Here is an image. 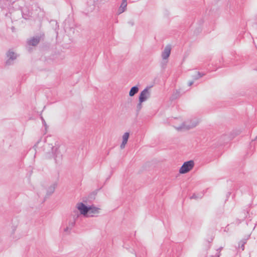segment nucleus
Returning <instances> with one entry per match:
<instances>
[{"label": "nucleus", "instance_id": "f257e3e1", "mask_svg": "<svg viewBox=\"0 0 257 257\" xmlns=\"http://www.w3.org/2000/svg\"><path fill=\"white\" fill-rule=\"evenodd\" d=\"M47 150H51L53 155L56 163H60L63 159V155L61 154L60 146L55 144L53 145H48Z\"/></svg>", "mask_w": 257, "mask_h": 257}, {"label": "nucleus", "instance_id": "f03ea898", "mask_svg": "<svg viewBox=\"0 0 257 257\" xmlns=\"http://www.w3.org/2000/svg\"><path fill=\"white\" fill-rule=\"evenodd\" d=\"M79 216V214L78 211H74L72 214V216L71 218H69L68 224H66V226L63 229L64 232L67 234H69L70 232L71 231L72 228H73V226H74L76 223V219L78 218Z\"/></svg>", "mask_w": 257, "mask_h": 257}, {"label": "nucleus", "instance_id": "7ed1b4c3", "mask_svg": "<svg viewBox=\"0 0 257 257\" xmlns=\"http://www.w3.org/2000/svg\"><path fill=\"white\" fill-rule=\"evenodd\" d=\"M199 121L196 118L192 119V120H188V121H184L183 122L181 125L179 127H177V130H182V128H185L186 130H189L191 127H194L197 125Z\"/></svg>", "mask_w": 257, "mask_h": 257}, {"label": "nucleus", "instance_id": "20e7f679", "mask_svg": "<svg viewBox=\"0 0 257 257\" xmlns=\"http://www.w3.org/2000/svg\"><path fill=\"white\" fill-rule=\"evenodd\" d=\"M6 65H12V64H14L15 60H16L18 57V55L17 53H15V52L13 51L12 49H10L6 53Z\"/></svg>", "mask_w": 257, "mask_h": 257}, {"label": "nucleus", "instance_id": "39448f33", "mask_svg": "<svg viewBox=\"0 0 257 257\" xmlns=\"http://www.w3.org/2000/svg\"><path fill=\"white\" fill-rule=\"evenodd\" d=\"M194 165V162L193 160H190L187 162H185L179 169L180 173H187L193 169Z\"/></svg>", "mask_w": 257, "mask_h": 257}, {"label": "nucleus", "instance_id": "423d86ee", "mask_svg": "<svg viewBox=\"0 0 257 257\" xmlns=\"http://www.w3.org/2000/svg\"><path fill=\"white\" fill-rule=\"evenodd\" d=\"M76 206L81 214L84 215V216H86V215L88 216L89 211L88 206L85 205L83 202H78Z\"/></svg>", "mask_w": 257, "mask_h": 257}, {"label": "nucleus", "instance_id": "0eeeda50", "mask_svg": "<svg viewBox=\"0 0 257 257\" xmlns=\"http://www.w3.org/2000/svg\"><path fill=\"white\" fill-rule=\"evenodd\" d=\"M150 97V92L149 91L148 88H145L141 92L139 95V100L141 102H143L145 100L148 99Z\"/></svg>", "mask_w": 257, "mask_h": 257}, {"label": "nucleus", "instance_id": "6e6552de", "mask_svg": "<svg viewBox=\"0 0 257 257\" xmlns=\"http://www.w3.org/2000/svg\"><path fill=\"white\" fill-rule=\"evenodd\" d=\"M171 53V46L170 45L166 46L164 50L162 52V57L163 60H167Z\"/></svg>", "mask_w": 257, "mask_h": 257}, {"label": "nucleus", "instance_id": "1a4fd4ad", "mask_svg": "<svg viewBox=\"0 0 257 257\" xmlns=\"http://www.w3.org/2000/svg\"><path fill=\"white\" fill-rule=\"evenodd\" d=\"M127 0H122L121 3L118 9L117 14L118 15H120V14H122L123 12H125V10L127 8Z\"/></svg>", "mask_w": 257, "mask_h": 257}, {"label": "nucleus", "instance_id": "9d476101", "mask_svg": "<svg viewBox=\"0 0 257 257\" xmlns=\"http://www.w3.org/2000/svg\"><path fill=\"white\" fill-rule=\"evenodd\" d=\"M99 208L96 207V206H89L88 216H93V214H96V213H99Z\"/></svg>", "mask_w": 257, "mask_h": 257}, {"label": "nucleus", "instance_id": "9b49d317", "mask_svg": "<svg viewBox=\"0 0 257 257\" xmlns=\"http://www.w3.org/2000/svg\"><path fill=\"white\" fill-rule=\"evenodd\" d=\"M130 134L129 133H127L126 132V133H124L122 136V143L120 146V147L121 149H124L125 148V146L127 143V142L128 141V137H129Z\"/></svg>", "mask_w": 257, "mask_h": 257}, {"label": "nucleus", "instance_id": "f8f14e48", "mask_svg": "<svg viewBox=\"0 0 257 257\" xmlns=\"http://www.w3.org/2000/svg\"><path fill=\"white\" fill-rule=\"evenodd\" d=\"M40 41V37H33L31 39H30L28 41V43L29 45H33V46H36L37 45Z\"/></svg>", "mask_w": 257, "mask_h": 257}, {"label": "nucleus", "instance_id": "ddd939ff", "mask_svg": "<svg viewBox=\"0 0 257 257\" xmlns=\"http://www.w3.org/2000/svg\"><path fill=\"white\" fill-rule=\"evenodd\" d=\"M57 184L56 183H53L48 188L47 190V196H50L52 195L56 189Z\"/></svg>", "mask_w": 257, "mask_h": 257}, {"label": "nucleus", "instance_id": "4468645a", "mask_svg": "<svg viewBox=\"0 0 257 257\" xmlns=\"http://www.w3.org/2000/svg\"><path fill=\"white\" fill-rule=\"evenodd\" d=\"M139 90V88L138 86H136V85L135 86H133L129 92L130 96H134V95H135V94L138 92Z\"/></svg>", "mask_w": 257, "mask_h": 257}, {"label": "nucleus", "instance_id": "2eb2a0df", "mask_svg": "<svg viewBox=\"0 0 257 257\" xmlns=\"http://www.w3.org/2000/svg\"><path fill=\"white\" fill-rule=\"evenodd\" d=\"M205 75L204 73H200V72H196L195 75H192L194 80H198L199 78H201L202 76Z\"/></svg>", "mask_w": 257, "mask_h": 257}, {"label": "nucleus", "instance_id": "dca6fc26", "mask_svg": "<svg viewBox=\"0 0 257 257\" xmlns=\"http://www.w3.org/2000/svg\"><path fill=\"white\" fill-rule=\"evenodd\" d=\"M180 96V92L179 91H176L175 93H174L172 96V99H176V98H178V97H179Z\"/></svg>", "mask_w": 257, "mask_h": 257}, {"label": "nucleus", "instance_id": "f3484780", "mask_svg": "<svg viewBox=\"0 0 257 257\" xmlns=\"http://www.w3.org/2000/svg\"><path fill=\"white\" fill-rule=\"evenodd\" d=\"M142 107V103H141V102L140 101V102L137 105V108L138 109H141Z\"/></svg>", "mask_w": 257, "mask_h": 257}, {"label": "nucleus", "instance_id": "a211bd4d", "mask_svg": "<svg viewBox=\"0 0 257 257\" xmlns=\"http://www.w3.org/2000/svg\"><path fill=\"white\" fill-rule=\"evenodd\" d=\"M41 119H42L43 123L45 125V126H47V123L46 122L45 120H44V118L43 117H41Z\"/></svg>", "mask_w": 257, "mask_h": 257}, {"label": "nucleus", "instance_id": "6ab92c4d", "mask_svg": "<svg viewBox=\"0 0 257 257\" xmlns=\"http://www.w3.org/2000/svg\"><path fill=\"white\" fill-rule=\"evenodd\" d=\"M128 24H131V25H134V22L133 21V20H131V21H128Z\"/></svg>", "mask_w": 257, "mask_h": 257}, {"label": "nucleus", "instance_id": "aec40b11", "mask_svg": "<svg viewBox=\"0 0 257 257\" xmlns=\"http://www.w3.org/2000/svg\"><path fill=\"white\" fill-rule=\"evenodd\" d=\"M197 196H196V194H193L192 196L190 197V198H197Z\"/></svg>", "mask_w": 257, "mask_h": 257}, {"label": "nucleus", "instance_id": "412c9836", "mask_svg": "<svg viewBox=\"0 0 257 257\" xmlns=\"http://www.w3.org/2000/svg\"><path fill=\"white\" fill-rule=\"evenodd\" d=\"M193 83H194V81H190V82H188V85L189 86H191V85H192Z\"/></svg>", "mask_w": 257, "mask_h": 257}, {"label": "nucleus", "instance_id": "4be33fe9", "mask_svg": "<svg viewBox=\"0 0 257 257\" xmlns=\"http://www.w3.org/2000/svg\"><path fill=\"white\" fill-rule=\"evenodd\" d=\"M240 247L242 248V250H243V249H244V243H242L240 246Z\"/></svg>", "mask_w": 257, "mask_h": 257}]
</instances>
